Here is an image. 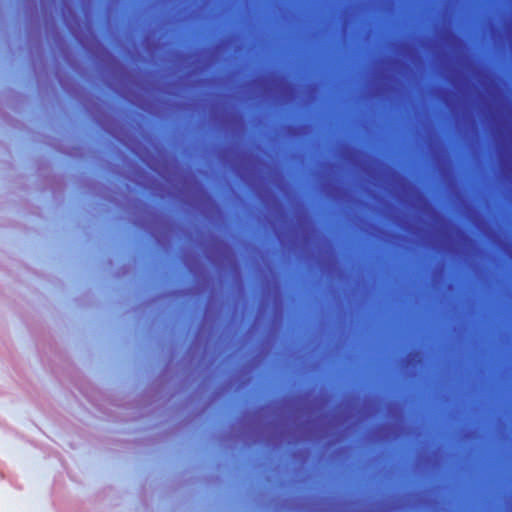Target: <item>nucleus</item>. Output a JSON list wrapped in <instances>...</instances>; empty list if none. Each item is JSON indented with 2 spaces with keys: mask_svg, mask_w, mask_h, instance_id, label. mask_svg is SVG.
<instances>
[{
  "mask_svg": "<svg viewBox=\"0 0 512 512\" xmlns=\"http://www.w3.org/2000/svg\"><path fill=\"white\" fill-rule=\"evenodd\" d=\"M260 386L259 385H256V388H259Z\"/></svg>",
  "mask_w": 512,
  "mask_h": 512,
  "instance_id": "obj_7",
  "label": "nucleus"
},
{
  "mask_svg": "<svg viewBox=\"0 0 512 512\" xmlns=\"http://www.w3.org/2000/svg\"><path fill=\"white\" fill-rule=\"evenodd\" d=\"M291 384L296 385L297 383L296 382H292Z\"/></svg>",
  "mask_w": 512,
  "mask_h": 512,
  "instance_id": "obj_6",
  "label": "nucleus"
},
{
  "mask_svg": "<svg viewBox=\"0 0 512 512\" xmlns=\"http://www.w3.org/2000/svg\"><path fill=\"white\" fill-rule=\"evenodd\" d=\"M239 384L244 385V384H248V383L247 382H240Z\"/></svg>",
  "mask_w": 512,
  "mask_h": 512,
  "instance_id": "obj_4",
  "label": "nucleus"
},
{
  "mask_svg": "<svg viewBox=\"0 0 512 512\" xmlns=\"http://www.w3.org/2000/svg\"><path fill=\"white\" fill-rule=\"evenodd\" d=\"M471 390H512V386H470Z\"/></svg>",
  "mask_w": 512,
  "mask_h": 512,
  "instance_id": "obj_1",
  "label": "nucleus"
},
{
  "mask_svg": "<svg viewBox=\"0 0 512 512\" xmlns=\"http://www.w3.org/2000/svg\"><path fill=\"white\" fill-rule=\"evenodd\" d=\"M454 384H512V381L511 382H504V381H479V382L455 381Z\"/></svg>",
  "mask_w": 512,
  "mask_h": 512,
  "instance_id": "obj_2",
  "label": "nucleus"
},
{
  "mask_svg": "<svg viewBox=\"0 0 512 512\" xmlns=\"http://www.w3.org/2000/svg\"><path fill=\"white\" fill-rule=\"evenodd\" d=\"M225 384L230 385V384H233V383L229 381V382H226Z\"/></svg>",
  "mask_w": 512,
  "mask_h": 512,
  "instance_id": "obj_5",
  "label": "nucleus"
},
{
  "mask_svg": "<svg viewBox=\"0 0 512 512\" xmlns=\"http://www.w3.org/2000/svg\"><path fill=\"white\" fill-rule=\"evenodd\" d=\"M220 388H231L232 386H219ZM236 388H243L244 386L237 385Z\"/></svg>",
  "mask_w": 512,
  "mask_h": 512,
  "instance_id": "obj_3",
  "label": "nucleus"
}]
</instances>
